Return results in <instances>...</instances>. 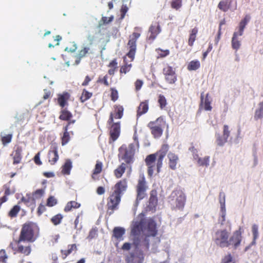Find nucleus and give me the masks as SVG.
<instances>
[{
    "instance_id": "52",
    "label": "nucleus",
    "mask_w": 263,
    "mask_h": 263,
    "mask_svg": "<svg viewBox=\"0 0 263 263\" xmlns=\"http://www.w3.org/2000/svg\"><path fill=\"white\" fill-rule=\"evenodd\" d=\"M157 52L161 58H164L169 54V51L168 50H162L161 49H157Z\"/></svg>"
},
{
    "instance_id": "38",
    "label": "nucleus",
    "mask_w": 263,
    "mask_h": 263,
    "mask_svg": "<svg viewBox=\"0 0 263 263\" xmlns=\"http://www.w3.org/2000/svg\"><path fill=\"white\" fill-rule=\"evenodd\" d=\"M92 96V93L88 92L87 91L84 90L82 96L80 98V100L82 102H84L87 100L89 99Z\"/></svg>"
},
{
    "instance_id": "61",
    "label": "nucleus",
    "mask_w": 263,
    "mask_h": 263,
    "mask_svg": "<svg viewBox=\"0 0 263 263\" xmlns=\"http://www.w3.org/2000/svg\"><path fill=\"white\" fill-rule=\"evenodd\" d=\"M95 37L93 35H91L90 34H88V35L87 36V40L89 42V46H91L93 42L95 40Z\"/></svg>"
},
{
    "instance_id": "7",
    "label": "nucleus",
    "mask_w": 263,
    "mask_h": 263,
    "mask_svg": "<svg viewBox=\"0 0 263 263\" xmlns=\"http://www.w3.org/2000/svg\"><path fill=\"white\" fill-rule=\"evenodd\" d=\"M165 80L170 84H174L177 81V77L174 68L166 65L163 69Z\"/></svg>"
},
{
    "instance_id": "14",
    "label": "nucleus",
    "mask_w": 263,
    "mask_h": 263,
    "mask_svg": "<svg viewBox=\"0 0 263 263\" xmlns=\"http://www.w3.org/2000/svg\"><path fill=\"white\" fill-rule=\"evenodd\" d=\"M167 157L169 159L170 167L172 170H175L179 161L178 157L176 154L170 152L168 154Z\"/></svg>"
},
{
    "instance_id": "34",
    "label": "nucleus",
    "mask_w": 263,
    "mask_h": 263,
    "mask_svg": "<svg viewBox=\"0 0 263 263\" xmlns=\"http://www.w3.org/2000/svg\"><path fill=\"white\" fill-rule=\"evenodd\" d=\"M89 49H90L89 46L83 45L82 49L79 51V52L76 55V57H80V58L85 57Z\"/></svg>"
},
{
    "instance_id": "54",
    "label": "nucleus",
    "mask_w": 263,
    "mask_h": 263,
    "mask_svg": "<svg viewBox=\"0 0 263 263\" xmlns=\"http://www.w3.org/2000/svg\"><path fill=\"white\" fill-rule=\"evenodd\" d=\"M111 97L112 100L114 101H115L117 100L118 96V91L117 90L114 89H111Z\"/></svg>"
},
{
    "instance_id": "10",
    "label": "nucleus",
    "mask_w": 263,
    "mask_h": 263,
    "mask_svg": "<svg viewBox=\"0 0 263 263\" xmlns=\"http://www.w3.org/2000/svg\"><path fill=\"white\" fill-rule=\"evenodd\" d=\"M230 135V130L228 125H224L223 130V135L220 136L219 134H216V142L217 144L220 146H223L227 142V139Z\"/></svg>"
},
{
    "instance_id": "33",
    "label": "nucleus",
    "mask_w": 263,
    "mask_h": 263,
    "mask_svg": "<svg viewBox=\"0 0 263 263\" xmlns=\"http://www.w3.org/2000/svg\"><path fill=\"white\" fill-rule=\"evenodd\" d=\"M164 121L162 117H159L157 118L155 121H151L149 123H152V125L156 127H162L164 125Z\"/></svg>"
},
{
    "instance_id": "50",
    "label": "nucleus",
    "mask_w": 263,
    "mask_h": 263,
    "mask_svg": "<svg viewBox=\"0 0 263 263\" xmlns=\"http://www.w3.org/2000/svg\"><path fill=\"white\" fill-rule=\"evenodd\" d=\"M163 158H164V157H163V156H158L157 165H156V167L158 172H159L160 171V169L162 166V161H163Z\"/></svg>"
},
{
    "instance_id": "62",
    "label": "nucleus",
    "mask_w": 263,
    "mask_h": 263,
    "mask_svg": "<svg viewBox=\"0 0 263 263\" xmlns=\"http://www.w3.org/2000/svg\"><path fill=\"white\" fill-rule=\"evenodd\" d=\"M143 84V82L140 80H137L135 83L136 89L137 90L140 89L142 85Z\"/></svg>"
},
{
    "instance_id": "43",
    "label": "nucleus",
    "mask_w": 263,
    "mask_h": 263,
    "mask_svg": "<svg viewBox=\"0 0 263 263\" xmlns=\"http://www.w3.org/2000/svg\"><path fill=\"white\" fill-rule=\"evenodd\" d=\"M114 19V16H111L109 17L106 16H103L101 20L100 21L99 24L100 25H102L103 24H108L110 22H112Z\"/></svg>"
},
{
    "instance_id": "37",
    "label": "nucleus",
    "mask_w": 263,
    "mask_h": 263,
    "mask_svg": "<svg viewBox=\"0 0 263 263\" xmlns=\"http://www.w3.org/2000/svg\"><path fill=\"white\" fill-rule=\"evenodd\" d=\"M20 210V207L18 205H15L9 212V216L11 217H14Z\"/></svg>"
},
{
    "instance_id": "32",
    "label": "nucleus",
    "mask_w": 263,
    "mask_h": 263,
    "mask_svg": "<svg viewBox=\"0 0 263 263\" xmlns=\"http://www.w3.org/2000/svg\"><path fill=\"white\" fill-rule=\"evenodd\" d=\"M197 162L199 165L207 167L209 165L210 157L205 156L203 158H198V160Z\"/></svg>"
},
{
    "instance_id": "40",
    "label": "nucleus",
    "mask_w": 263,
    "mask_h": 263,
    "mask_svg": "<svg viewBox=\"0 0 263 263\" xmlns=\"http://www.w3.org/2000/svg\"><path fill=\"white\" fill-rule=\"evenodd\" d=\"M102 166V163L101 162L97 161V162L96 164V166H95V168L94 170L93 175L92 176V177L93 178H95V175L99 174L101 172Z\"/></svg>"
},
{
    "instance_id": "51",
    "label": "nucleus",
    "mask_w": 263,
    "mask_h": 263,
    "mask_svg": "<svg viewBox=\"0 0 263 263\" xmlns=\"http://www.w3.org/2000/svg\"><path fill=\"white\" fill-rule=\"evenodd\" d=\"M44 193V191L43 190L40 189L37 190L33 194V198L37 199L41 197Z\"/></svg>"
},
{
    "instance_id": "13",
    "label": "nucleus",
    "mask_w": 263,
    "mask_h": 263,
    "mask_svg": "<svg viewBox=\"0 0 263 263\" xmlns=\"http://www.w3.org/2000/svg\"><path fill=\"white\" fill-rule=\"evenodd\" d=\"M208 96L209 94H206L205 98H204L203 93L201 94L200 108L206 111H211L212 108L211 105V100L209 98Z\"/></svg>"
},
{
    "instance_id": "63",
    "label": "nucleus",
    "mask_w": 263,
    "mask_h": 263,
    "mask_svg": "<svg viewBox=\"0 0 263 263\" xmlns=\"http://www.w3.org/2000/svg\"><path fill=\"white\" fill-rule=\"evenodd\" d=\"M127 10H128L127 7L126 5H123L122 7L121 8V12L122 13V15L121 16L122 18H124V15H125V13H126V12L127 11Z\"/></svg>"
},
{
    "instance_id": "21",
    "label": "nucleus",
    "mask_w": 263,
    "mask_h": 263,
    "mask_svg": "<svg viewBox=\"0 0 263 263\" xmlns=\"http://www.w3.org/2000/svg\"><path fill=\"white\" fill-rule=\"evenodd\" d=\"M241 46V41L239 40L238 37V33L237 32H234L232 39V48L237 50L238 49H239L240 47Z\"/></svg>"
},
{
    "instance_id": "9",
    "label": "nucleus",
    "mask_w": 263,
    "mask_h": 263,
    "mask_svg": "<svg viewBox=\"0 0 263 263\" xmlns=\"http://www.w3.org/2000/svg\"><path fill=\"white\" fill-rule=\"evenodd\" d=\"M155 160V154L148 155L145 159V162L148 167L147 173L150 177L152 176L154 170L156 168Z\"/></svg>"
},
{
    "instance_id": "2",
    "label": "nucleus",
    "mask_w": 263,
    "mask_h": 263,
    "mask_svg": "<svg viewBox=\"0 0 263 263\" xmlns=\"http://www.w3.org/2000/svg\"><path fill=\"white\" fill-rule=\"evenodd\" d=\"M126 188L127 182L125 180L120 181L112 188L107 202L108 212L109 214H111L115 210L118 209L121 195L126 191Z\"/></svg>"
},
{
    "instance_id": "47",
    "label": "nucleus",
    "mask_w": 263,
    "mask_h": 263,
    "mask_svg": "<svg viewBox=\"0 0 263 263\" xmlns=\"http://www.w3.org/2000/svg\"><path fill=\"white\" fill-rule=\"evenodd\" d=\"M181 6V0H173L172 7L176 9H179Z\"/></svg>"
},
{
    "instance_id": "42",
    "label": "nucleus",
    "mask_w": 263,
    "mask_h": 263,
    "mask_svg": "<svg viewBox=\"0 0 263 263\" xmlns=\"http://www.w3.org/2000/svg\"><path fill=\"white\" fill-rule=\"evenodd\" d=\"M18 251L26 255H28L31 252V249L29 246L24 247L23 246H20L18 247Z\"/></svg>"
},
{
    "instance_id": "3",
    "label": "nucleus",
    "mask_w": 263,
    "mask_h": 263,
    "mask_svg": "<svg viewBox=\"0 0 263 263\" xmlns=\"http://www.w3.org/2000/svg\"><path fill=\"white\" fill-rule=\"evenodd\" d=\"M231 233V229L220 228L215 230L213 238L215 243L221 248L230 246L229 238Z\"/></svg>"
},
{
    "instance_id": "22",
    "label": "nucleus",
    "mask_w": 263,
    "mask_h": 263,
    "mask_svg": "<svg viewBox=\"0 0 263 263\" xmlns=\"http://www.w3.org/2000/svg\"><path fill=\"white\" fill-rule=\"evenodd\" d=\"M12 134L5 130L1 133L2 141L4 145L10 143L12 139Z\"/></svg>"
},
{
    "instance_id": "58",
    "label": "nucleus",
    "mask_w": 263,
    "mask_h": 263,
    "mask_svg": "<svg viewBox=\"0 0 263 263\" xmlns=\"http://www.w3.org/2000/svg\"><path fill=\"white\" fill-rule=\"evenodd\" d=\"M40 153H38L35 156H34V161L35 162V163L37 164V165H41L42 164V162L40 160Z\"/></svg>"
},
{
    "instance_id": "27",
    "label": "nucleus",
    "mask_w": 263,
    "mask_h": 263,
    "mask_svg": "<svg viewBox=\"0 0 263 263\" xmlns=\"http://www.w3.org/2000/svg\"><path fill=\"white\" fill-rule=\"evenodd\" d=\"M22 148L21 147H17L15 151L13 156V163L17 164L20 162L22 159Z\"/></svg>"
},
{
    "instance_id": "24",
    "label": "nucleus",
    "mask_w": 263,
    "mask_h": 263,
    "mask_svg": "<svg viewBox=\"0 0 263 263\" xmlns=\"http://www.w3.org/2000/svg\"><path fill=\"white\" fill-rule=\"evenodd\" d=\"M254 117L256 120L263 118V102L258 104V107L255 110Z\"/></svg>"
},
{
    "instance_id": "31",
    "label": "nucleus",
    "mask_w": 263,
    "mask_h": 263,
    "mask_svg": "<svg viewBox=\"0 0 263 263\" xmlns=\"http://www.w3.org/2000/svg\"><path fill=\"white\" fill-rule=\"evenodd\" d=\"M126 168V164L122 163L115 171V175L117 178H120L124 173Z\"/></svg>"
},
{
    "instance_id": "12",
    "label": "nucleus",
    "mask_w": 263,
    "mask_h": 263,
    "mask_svg": "<svg viewBox=\"0 0 263 263\" xmlns=\"http://www.w3.org/2000/svg\"><path fill=\"white\" fill-rule=\"evenodd\" d=\"M241 236L239 231H236L231 237L229 238L230 246L233 245L237 248L240 245Z\"/></svg>"
},
{
    "instance_id": "59",
    "label": "nucleus",
    "mask_w": 263,
    "mask_h": 263,
    "mask_svg": "<svg viewBox=\"0 0 263 263\" xmlns=\"http://www.w3.org/2000/svg\"><path fill=\"white\" fill-rule=\"evenodd\" d=\"M132 244L129 242H125L122 247V249L124 251H128L131 248Z\"/></svg>"
},
{
    "instance_id": "6",
    "label": "nucleus",
    "mask_w": 263,
    "mask_h": 263,
    "mask_svg": "<svg viewBox=\"0 0 263 263\" xmlns=\"http://www.w3.org/2000/svg\"><path fill=\"white\" fill-rule=\"evenodd\" d=\"M147 186L144 176H140L137 185V200L142 199L145 195V191Z\"/></svg>"
},
{
    "instance_id": "26",
    "label": "nucleus",
    "mask_w": 263,
    "mask_h": 263,
    "mask_svg": "<svg viewBox=\"0 0 263 263\" xmlns=\"http://www.w3.org/2000/svg\"><path fill=\"white\" fill-rule=\"evenodd\" d=\"M231 2L229 0H223L219 2L218 7L221 10L226 12L230 8Z\"/></svg>"
},
{
    "instance_id": "5",
    "label": "nucleus",
    "mask_w": 263,
    "mask_h": 263,
    "mask_svg": "<svg viewBox=\"0 0 263 263\" xmlns=\"http://www.w3.org/2000/svg\"><path fill=\"white\" fill-rule=\"evenodd\" d=\"M35 240L33 237V233L31 227L29 224H24L22 229L19 239L16 241L15 245H18L20 242L28 241L33 242Z\"/></svg>"
},
{
    "instance_id": "8",
    "label": "nucleus",
    "mask_w": 263,
    "mask_h": 263,
    "mask_svg": "<svg viewBox=\"0 0 263 263\" xmlns=\"http://www.w3.org/2000/svg\"><path fill=\"white\" fill-rule=\"evenodd\" d=\"M133 36L134 38L130 39L128 43V45L129 46V51L127 54V56L130 58L132 61L134 60L135 54L136 50V40L139 37L140 34L138 33H134L133 34Z\"/></svg>"
},
{
    "instance_id": "45",
    "label": "nucleus",
    "mask_w": 263,
    "mask_h": 263,
    "mask_svg": "<svg viewBox=\"0 0 263 263\" xmlns=\"http://www.w3.org/2000/svg\"><path fill=\"white\" fill-rule=\"evenodd\" d=\"M71 117V114L67 111H63L60 116V118L63 120H69Z\"/></svg>"
},
{
    "instance_id": "23",
    "label": "nucleus",
    "mask_w": 263,
    "mask_h": 263,
    "mask_svg": "<svg viewBox=\"0 0 263 263\" xmlns=\"http://www.w3.org/2000/svg\"><path fill=\"white\" fill-rule=\"evenodd\" d=\"M148 109V105L147 101L141 103L138 109L137 115L138 116H141L146 113Z\"/></svg>"
},
{
    "instance_id": "15",
    "label": "nucleus",
    "mask_w": 263,
    "mask_h": 263,
    "mask_svg": "<svg viewBox=\"0 0 263 263\" xmlns=\"http://www.w3.org/2000/svg\"><path fill=\"white\" fill-rule=\"evenodd\" d=\"M120 133V125L118 122L113 123L111 125L110 134L113 141H115L118 137Z\"/></svg>"
},
{
    "instance_id": "36",
    "label": "nucleus",
    "mask_w": 263,
    "mask_h": 263,
    "mask_svg": "<svg viewBox=\"0 0 263 263\" xmlns=\"http://www.w3.org/2000/svg\"><path fill=\"white\" fill-rule=\"evenodd\" d=\"M168 148L169 146L167 144H163L162 146L161 149L159 151L157 155L159 156H163V157H164L168 150Z\"/></svg>"
},
{
    "instance_id": "55",
    "label": "nucleus",
    "mask_w": 263,
    "mask_h": 263,
    "mask_svg": "<svg viewBox=\"0 0 263 263\" xmlns=\"http://www.w3.org/2000/svg\"><path fill=\"white\" fill-rule=\"evenodd\" d=\"M219 202L220 204V209L221 211H226V207H225V196H223V198H220L219 199Z\"/></svg>"
},
{
    "instance_id": "49",
    "label": "nucleus",
    "mask_w": 263,
    "mask_h": 263,
    "mask_svg": "<svg viewBox=\"0 0 263 263\" xmlns=\"http://www.w3.org/2000/svg\"><path fill=\"white\" fill-rule=\"evenodd\" d=\"M158 102L160 104V107L163 108L166 105V101L165 97L162 95H160Z\"/></svg>"
},
{
    "instance_id": "64",
    "label": "nucleus",
    "mask_w": 263,
    "mask_h": 263,
    "mask_svg": "<svg viewBox=\"0 0 263 263\" xmlns=\"http://www.w3.org/2000/svg\"><path fill=\"white\" fill-rule=\"evenodd\" d=\"M246 25L245 24L240 22V23L239 24V28H238L239 30H240V35L243 34V30H244Z\"/></svg>"
},
{
    "instance_id": "46",
    "label": "nucleus",
    "mask_w": 263,
    "mask_h": 263,
    "mask_svg": "<svg viewBox=\"0 0 263 263\" xmlns=\"http://www.w3.org/2000/svg\"><path fill=\"white\" fill-rule=\"evenodd\" d=\"M226 211H221V216L219 218L218 223L220 224V226H222L226 220Z\"/></svg>"
},
{
    "instance_id": "20",
    "label": "nucleus",
    "mask_w": 263,
    "mask_h": 263,
    "mask_svg": "<svg viewBox=\"0 0 263 263\" xmlns=\"http://www.w3.org/2000/svg\"><path fill=\"white\" fill-rule=\"evenodd\" d=\"M49 161L51 164H54L59 159L58 151L55 147H53L52 150L49 151L48 153Z\"/></svg>"
},
{
    "instance_id": "28",
    "label": "nucleus",
    "mask_w": 263,
    "mask_h": 263,
    "mask_svg": "<svg viewBox=\"0 0 263 263\" xmlns=\"http://www.w3.org/2000/svg\"><path fill=\"white\" fill-rule=\"evenodd\" d=\"M80 203H79L74 201L68 202L66 205L64 211L65 212L70 211L72 208L77 209L80 206Z\"/></svg>"
},
{
    "instance_id": "19",
    "label": "nucleus",
    "mask_w": 263,
    "mask_h": 263,
    "mask_svg": "<svg viewBox=\"0 0 263 263\" xmlns=\"http://www.w3.org/2000/svg\"><path fill=\"white\" fill-rule=\"evenodd\" d=\"M160 26L158 25H152L149 28L151 34L148 37L149 40L153 41L156 38L157 34L160 33Z\"/></svg>"
},
{
    "instance_id": "44",
    "label": "nucleus",
    "mask_w": 263,
    "mask_h": 263,
    "mask_svg": "<svg viewBox=\"0 0 263 263\" xmlns=\"http://www.w3.org/2000/svg\"><path fill=\"white\" fill-rule=\"evenodd\" d=\"M76 245L73 244V245H72L70 246H69V248L67 250H65V251H62V252L63 253L64 255H65V256L64 258H65L68 255H69V254H70L72 251L73 250H76Z\"/></svg>"
},
{
    "instance_id": "41",
    "label": "nucleus",
    "mask_w": 263,
    "mask_h": 263,
    "mask_svg": "<svg viewBox=\"0 0 263 263\" xmlns=\"http://www.w3.org/2000/svg\"><path fill=\"white\" fill-rule=\"evenodd\" d=\"M63 218V216L61 214H57L51 218V221L54 225L60 224Z\"/></svg>"
},
{
    "instance_id": "29",
    "label": "nucleus",
    "mask_w": 263,
    "mask_h": 263,
    "mask_svg": "<svg viewBox=\"0 0 263 263\" xmlns=\"http://www.w3.org/2000/svg\"><path fill=\"white\" fill-rule=\"evenodd\" d=\"M200 66V64L198 60L191 61L187 65V69L190 71L196 70Z\"/></svg>"
},
{
    "instance_id": "39",
    "label": "nucleus",
    "mask_w": 263,
    "mask_h": 263,
    "mask_svg": "<svg viewBox=\"0 0 263 263\" xmlns=\"http://www.w3.org/2000/svg\"><path fill=\"white\" fill-rule=\"evenodd\" d=\"M221 263H235V260L231 254H228L223 257Z\"/></svg>"
},
{
    "instance_id": "1",
    "label": "nucleus",
    "mask_w": 263,
    "mask_h": 263,
    "mask_svg": "<svg viewBox=\"0 0 263 263\" xmlns=\"http://www.w3.org/2000/svg\"><path fill=\"white\" fill-rule=\"evenodd\" d=\"M131 233L133 236V245L136 252L127 258L128 263H142L144 260L143 252L149 248V242L159 241L155 236L157 234L155 221L148 219L145 220L141 213L136 217L131 226Z\"/></svg>"
},
{
    "instance_id": "17",
    "label": "nucleus",
    "mask_w": 263,
    "mask_h": 263,
    "mask_svg": "<svg viewBox=\"0 0 263 263\" xmlns=\"http://www.w3.org/2000/svg\"><path fill=\"white\" fill-rule=\"evenodd\" d=\"M116 112L115 115L112 113L110 114V118L108 120L109 124H111L113 122L114 118L117 119H121L123 116V108L122 106H117L115 109Z\"/></svg>"
},
{
    "instance_id": "35",
    "label": "nucleus",
    "mask_w": 263,
    "mask_h": 263,
    "mask_svg": "<svg viewBox=\"0 0 263 263\" xmlns=\"http://www.w3.org/2000/svg\"><path fill=\"white\" fill-rule=\"evenodd\" d=\"M71 167V162L69 160H66L64 165L63 166V173L66 174H69Z\"/></svg>"
},
{
    "instance_id": "60",
    "label": "nucleus",
    "mask_w": 263,
    "mask_h": 263,
    "mask_svg": "<svg viewBox=\"0 0 263 263\" xmlns=\"http://www.w3.org/2000/svg\"><path fill=\"white\" fill-rule=\"evenodd\" d=\"M68 133L65 132L64 134V136L62 138V144L63 145L65 144L68 142Z\"/></svg>"
},
{
    "instance_id": "16",
    "label": "nucleus",
    "mask_w": 263,
    "mask_h": 263,
    "mask_svg": "<svg viewBox=\"0 0 263 263\" xmlns=\"http://www.w3.org/2000/svg\"><path fill=\"white\" fill-rule=\"evenodd\" d=\"M152 123H148L147 126L150 128L151 133L156 139L159 138L163 133L162 127H156L152 125Z\"/></svg>"
},
{
    "instance_id": "4",
    "label": "nucleus",
    "mask_w": 263,
    "mask_h": 263,
    "mask_svg": "<svg viewBox=\"0 0 263 263\" xmlns=\"http://www.w3.org/2000/svg\"><path fill=\"white\" fill-rule=\"evenodd\" d=\"M168 201L172 208L182 209L185 204V195L181 190H175L170 195Z\"/></svg>"
},
{
    "instance_id": "48",
    "label": "nucleus",
    "mask_w": 263,
    "mask_h": 263,
    "mask_svg": "<svg viewBox=\"0 0 263 263\" xmlns=\"http://www.w3.org/2000/svg\"><path fill=\"white\" fill-rule=\"evenodd\" d=\"M57 199L52 196H50L47 200V204L49 206H52L57 204Z\"/></svg>"
},
{
    "instance_id": "18",
    "label": "nucleus",
    "mask_w": 263,
    "mask_h": 263,
    "mask_svg": "<svg viewBox=\"0 0 263 263\" xmlns=\"http://www.w3.org/2000/svg\"><path fill=\"white\" fill-rule=\"evenodd\" d=\"M125 229L122 227H115L113 230L114 236L118 240H123V236L125 234Z\"/></svg>"
},
{
    "instance_id": "30",
    "label": "nucleus",
    "mask_w": 263,
    "mask_h": 263,
    "mask_svg": "<svg viewBox=\"0 0 263 263\" xmlns=\"http://www.w3.org/2000/svg\"><path fill=\"white\" fill-rule=\"evenodd\" d=\"M197 32L198 29L196 28H194L191 30L188 42L190 46H192L193 45Z\"/></svg>"
},
{
    "instance_id": "56",
    "label": "nucleus",
    "mask_w": 263,
    "mask_h": 263,
    "mask_svg": "<svg viewBox=\"0 0 263 263\" xmlns=\"http://www.w3.org/2000/svg\"><path fill=\"white\" fill-rule=\"evenodd\" d=\"M190 150L192 152L193 155V158L194 160H197L198 161V158H199L197 154V151L196 149H195L194 147H192L190 148Z\"/></svg>"
},
{
    "instance_id": "53",
    "label": "nucleus",
    "mask_w": 263,
    "mask_h": 263,
    "mask_svg": "<svg viewBox=\"0 0 263 263\" xmlns=\"http://www.w3.org/2000/svg\"><path fill=\"white\" fill-rule=\"evenodd\" d=\"M66 99L63 95H61L58 98V102L61 106L64 107Z\"/></svg>"
},
{
    "instance_id": "11",
    "label": "nucleus",
    "mask_w": 263,
    "mask_h": 263,
    "mask_svg": "<svg viewBox=\"0 0 263 263\" xmlns=\"http://www.w3.org/2000/svg\"><path fill=\"white\" fill-rule=\"evenodd\" d=\"M119 151L120 153V155H121L122 152H124L122 159H124L127 163H130L133 162V156L134 155L133 152L126 149L123 145L120 148Z\"/></svg>"
},
{
    "instance_id": "25",
    "label": "nucleus",
    "mask_w": 263,
    "mask_h": 263,
    "mask_svg": "<svg viewBox=\"0 0 263 263\" xmlns=\"http://www.w3.org/2000/svg\"><path fill=\"white\" fill-rule=\"evenodd\" d=\"M252 232L253 234V241L251 245H254L256 244V240L258 239L259 236L258 226L257 224H253L252 227Z\"/></svg>"
},
{
    "instance_id": "57",
    "label": "nucleus",
    "mask_w": 263,
    "mask_h": 263,
    "mask_svg": "<svg viewBox=\"0 0 263 263\" xmlns=\"http://www.w3.org/2000/svg\"><path fill=\"white\" fill-rule=\"evenodd\" d=\"M157 202V199L155 196H151L149 199V203L155 206Z\"/></svg>"
}]
</instances>
